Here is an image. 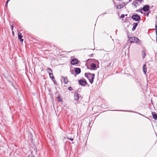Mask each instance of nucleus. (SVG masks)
<instances>
[{
	"label": "nucleus",
	"mask_w": 157,
	"mask_h": 157,
	"mask_svg": "<svg viewBox=\"0 0 157 157\" xmlns=\"http://www.w3.org/2000/svg\"><path fill=\"white\" fill-rule=\"evenodd\" d=\"M85 75L89 79L90 83L92 84L93 82L95 74L90 73H85Z\"/></svg>",
	"instance_id": "f257e3e1"
},
{
	"label": "nucleus",
	"mask_w": 157,
	"mask_h": 157,
	"mask_svg": "<svg viewBox=\"0 0 157 157\" xmlns=\"http://www.w3.org/2000/svg\"><path fill=\"white\" fill-rule=\"evenodd\" d=\"M128 38L131 43H136L137 44H139V40L138 38L136 37H129Z\"/></svg>",
	"instance_id": "f03ea898"
},
{
	"label": "nucleus",
	"mask_w": 157,
	"mask_h": 157,
	"mask_svg": "<svg viewBox=\"0 0 157 157\" xmlns=\"http://www.w3.org/2000/svg\"><path fill=\"white\" fill-rule=\"evenodd\" d=\"M48 70H49V71H47L48 73H49V75L50 77L52 79V80L53 81H54V77L53 76V75L52 74V70L50 68H48L47 69Z\"/></svg>",
	"instance_id": "7ed1b4c3"
},
{
	"label": "nucleus",
	"mask_w": 157,
	"mask_h": 157,
	"mask_svg": "<svg viewBox=\"0 0 157 157\" xmlns=\"http://www.w3.org/2000/svg\"><path fill=\"white\" fill-rule=\"evenodd\" d=\"M132 18L136 21H138L140 19V17L137 15H134L132 16Z\"/></svg>",
	"instance_id": "20e7f679"
},
{
	"label": "nucleus",
	"mask_w": 157,
	"mask_h": 157,
	"mask_svg": "<svg viewBox=\"0 0 157 157\" xmlns=\"http://www.w3.org/2000/svg\"><path fill=\"white\" fill-rule=\"evenodd\" d=\"M78 63V60L77 59H75L72 60L71 61V63L72 65H75Z\"/></svg>",
	"instance_id": "39448f33"
},
{
	"label": "nucleus",
	"mask_w": 157,
	"mask_h": 157,
	"mask_svg": "<svg viewBox=\"0 0 157 157\" xmlns=\"http://www.w3.org/2000/svg\"><path fill=\"white\" fill-rule=\"evenodd\" d=\"M79 84L81 85H85L86 83V81L85 80L80 79L79 80Z\"/></svg>",
	"instance_id": "423d86ee"
},
{
	"label": "nucleus",
	"mask_w": 157,
	"mask_h": 157,
	"mask_svg": "<svg viewBox=\"0 0 157 157\" xmlns=\"http://www.w3.org/2000/svg\"><path fill=\"white\" fill-rule=\"evenodd\" d=\"M23 36L21 35V34L20 32H18V38L20 40L21 42H23V39H22Z\"/></svg>",
	"instance_id": "0eeeda50"
},
{
	"label": "nucleus",
	"mask_w": 157,
	"mask_h": 157,
	"mask_svg": "<svg viewBox=\"0 0 157 157\" xmlns=\"http://www.w3.org/2000/svg\"><path fill=\"white\" fill-rule=\"evenodd\" d=\"M149 7L147 5H145L142 8V10L144 11H147L149 10Z\"/></svg>",
	"instance_id": "6e6552de"
},
{
	"label": "nucleus",
	"mask_w": 157,
	"mask_h": 157,
	"mask_svg": "<svg viewBox=\"0 0 157 157\" xmlns=\"http://www.w3.org/2000/svg\"><path fill=\"white\" fill-rule=\"evenodd\" d=\"M75 72L77 74H79L81 72V70L80 68H75Z\"/></svg>",
	"instance_id": "1a4fd4ad"
},
{
	"label": "nucleus",
	"mask_w": 157,
	"mask_h": 157,
	"mask_svg": "<svg viewBox=\"0 0 157 157\" xmlns=\"http://www.w3.org/2000/svg\"><path fill=\"white\" fill-rule=\"evenodd\" d=\"M143 71L144 74H146L147 71L146 65L145 64L143 65Z\"/></svg>",
	"instance_id": "9d476101"
},
{
	"label": "nucleus",
	"mask_w": 157,
	"mask_h": 157,
	"mask_svg": "<svg viewBox=\"0 0 157 157\" xmlns=\"http://www.w3.org/2000/svg\"><path fill=\"white\" fill-rule=\"evenodd\" d=\"M74 98L75 100H78L79 98V96L78 94L77 93L74 94Z\"/></svg>",
	"instance_id": "9b49d317"
},
{
	"label": "nucleus",
	"mask_w": 157,
	"mask_h": 157,
	"mask_svg": "<svg viewBox=\"0 0 157 157\" xmlns=\"http://www.w3.org/2000/svg\"><path fill=\"white\" fill-rule=\"evenodd\" d=\"M133 26L132 28V31H134L136 29V27L138 25V23H134L133 24Z\"/></svg>",
	"instance_id": "f8f14e48"
},
{
	"label": "nucleus",
	"mask_w": 157,
	"mask_h": 157,
	"mask_svg": "<svg viewBox=\"0 0 157 157\" xmlns=\"http://www.w3.org/2000/svg\"><path fill=\"white\" fill-rule=\"evenodd\" d=\"M90 66L93 69H94L96 68V65L95 64L92 63H91L90 65Z\"/></svg>",
	"instance_id": "ddd939ff"
},
{
	"label": "nucleus",
	"mask_w": 157,
	"mask_h": 157,
	"mask_svg": "<svg viewBox=\"0 0 157 157\" xmlns=\"http://www.w3.org/2000/svg\"><path fill=\"white\" fill-rule=\"evenodd\" d=\"M141 54L143 59H144L145 56L146 54L145 52L144 51H143L142 52Z\"/></svg>",
	"instance_id": "4468645a"
},
{
	"label": "nucleus",
	"mask_w": 157,
	"mask_h": 157,
	"mask_svg": "<svg viewBox=\"0 0 157 157\" xmlns=\"http://www.w3.org/2000/svg\"><path fill=\"white\" fill-rule=\"evenodd\" d=\"M57 99L59 102H62L63 101L62 98L60 97L59 95L57 98Z\"/></svg>",
	"instance_id": "2eb2a0df"
},
{
	"label": "nucleus",
	"mask_w": 157,
	"mask_h": 157,
	"mask_svg": "<svg viewBox=\"0 0 157 157\" xmlns=\"http://www.w3.org/2000/svg\"><path fill=\"white\" fill-rule=\"evenodd\" d=\"M152 114L153 115V118L156 120H157V114L156 113L153 114V113H152Z\"/></svg>",
	"instance_id": "dca6fc26"
},
{
	"label": "nucleus",
	"mask_w": 157,
	"mask_h": 157,
	"mask_svg": "<svg viewBox=\"0 0 157 157\" xmlns=\"http://www.w3.org/2000/svg\"><path fill=\"white\" fill-rule=\"evenodd\" d=\"M64 81L65 84H67L68 83V81L67 77H65L64 78Z\"/></svg>",
	"instance_id": "f3484780"
},
{
	"label": "nucleus",
	"mask_w": 157,
	"mask_h": 157,
	"mask_svg": "<svg viewBox=\"0 0 157 157\" xmlns=\"http://www.w3.org/2000/svg\"><path fill=\"white\" fill-rule=\"evenodd\" d=\"M116 8L118 9H121L122 8V6H121V5H119L117 6Z\"/></svg>",
	"instance_id": "a211bd4d"
},
{
	"label": "nucleus",
	"mask_w": 157,
	"mask_h": 157,
	"mask_svg": "<svg viewBox=\"0 0 157 157\" xmlns=\"http://www.w3.org/2000/svg\"><path fill=\"white\" fill-rule=\"evenodd\" d=\"M132 5L134 6H135L136 7V5H138V3L136 1L134 3H133L132 4Z\"/></svg>",
	"instance_id": "6ab92c4d"
},
{
	"label": "nucleus",
	"mask_w": 157,
	"mask_h": 157,
	"mask_svg": "<svg viewBox=\"0 0 157 157\" xmlns=\"http://www.w3.org/2000/svg\"><path fill=\"white\" fill-rule=\"evenodd\" d=\"M67 139H69V140H71V141H73V138H68V137H67Z\"/></svg>",
	"instance_id": "aec40b11"
},
{
	"label": "nucleus",
	"mask_w": 157,
	"mask_h": 157,
	"mask_svg": "<svg viewBox=\"0 0 157 157\" xmlns=\"http://www.w3.org/2000/svg\"><path fill=\"white\" fill-rule=\"evenodd\" d=\"M155 33H156V41H157V29H156V30Z\"/></svg>",
	"instance_id": "412c9836"
},
{
	"label": "nucleus",
	"mask_w": 157,
	"mask_h": 157,
	"mask_svg": "<svg viewBox=\"0 0 157 157\" xmlns=\"http://www.w3.org/2000/svg\"><path fill=\"white\" fill-rule=\"evenodd\" d=\"M143 1V0H136V2L137 1V2H141Z\"/></svg>",
	"instance_id": "4be33fe9"
},
{
	"label": "nucleus",
	"mask_w": 157,
	"mask_h": 157,
	"mask_svg": "<svg viewBox=\"0 0 157 157\" xmlns=\"http://www.w3.org/2000/svg\"><path fill=\"white\" fill-rule=\"evenodd\" d=\"M8 2H9L8 1H7L6 3V5H5L7 7V4H8Z\"/></svg>",
	"instance_id": "5701e85b"
},
{
	"label": "nucleus",
	"mask_w": 157,
	"mask_h": 157,
	"mask_svg": "<svg viewBox=\"0 0 157 157\" xmlns=\"http://www.w3.org/2000/svg\"><path fill=\"white\" fill-rule=\"evenodd\" d=\"M121 6H122V8L125 5V4L124 3L122 4L121 5Z\"/></svg>",
	"instance_id": "b1692460"
},
{
	"label": "nucleus",
	"mask_w": 157,
	"mask_h": 157,
	"mask_svg": "<svg viewBox=\"0 0 157 157\" xmlns=\"http://www.w3.org/2000/svg\"><path fill=\"white\" fill-rule=\"evenodd\" d=\"M124 14H122L121 16V18H124Z\"/></svg>",
	"instance_id": "393cba45"
},
{
	"label": "nucleus",
	"mask_w": 157,
	"mask_h": 157,
	"mask_svg": "<svg viewBox=\"0 0 157 157\" xmlns=\"http://www.w3.org/2000/svg\"><path fill=\"white\" fill-rule=\"evenodd\" d=\"M28 157H35L34 156L32 155H29Z\"/></svg>",
	"instance_id": "a878e982"
},
{
	"label": "nucleus",
	"mask_w": 157,
	"mask_h": 157,
	"mask_svg": "<svg viewBox=\"0 0 157 157\" xmlns=\"http://www.w3.org/2000/svg\"><path fill=\"white\" fill-rule=\"evenodd\" d=\"M68 89L69 90H71L72 89V88H71V87H69V88H68Z\"/></svg>",
	"instance_id": "bb28decb"
},
{
	"label": "nucleus",
	"mask_w": 157,
	"mask_h": 157,
	"mask_svg": "<svg viewBox=\"0 0 157 157\" xmlns=\"http://www.w3.org/2000/svg\"><path fill=\"white\" fill-rule=\"evenodd\" d=\"M11 27H12V30L13 31V25H12L11 26Z\"/></svg>",
	"instance_id": "cd10ccee"
},
{
	"label": "nucleus",
	"mask_w": 157,
	"mask_h": 157,
	"mask_svg": "<svg viewBox=\"0 0 157 157\" xmlns=\"http://www.w3.org/2000/svg\"><path fill=\"white\" fill-rule=\"evenodd\" d=\"M12 34H13V35H14V32L13 31H12Z\"/></svg>",
	"instance_id": "c85d7f7f"
},
{
	"label": "nucleus",
	"mask_w": 157,
	"mask_h": 157,
	"mask_svg": "<svg viewBox=\"0 0 157 157\" xmlns=\"http://www.w3.org/2000/svg\"><path fill=\"white\" fill-rule=\"evenodd\" d=\"M155 28H156V29H157V25H155Z\"/></svg>",
	"instance_id": "c756f323"
},
{
	"label": "nucleus",
	"mask_w": 157,
	"mask_h": 157,
	"mask_svg": "<svg viewBox=\"0 0 157 157\" xmlns=\"http://www.w3.org/2000/svg\"><path fill=\"white\" fill-rule=\"evenodd\" d=\"M148 15H149V13H148L147 14V16H148Z\"/></svg>",
	"instance_id": "7c9ffc66"
},
{
	"label": "nucleus",
	"mask_w": 157,
	"mask_h": 157,
	"mask_svg": "<svg viewBox=\"0 0 157 157\" xmlns=\"http://www.w3.org/2000/svg\"><path fill=\"white\" fill-rule=\"evenodd\" d=\"M98 62V61L97 60H96L95 62L96 63V62Z\"/></svg>",
	"instance_id": "2f4dec72"
},
{
	"label": "nucleus",
	"mask_w": 157,
	"mask_h": 157,
	"mask_svg": "<svg viewBox=\"0 0 157 157\" xmlns=\"http://www.w3.org/2000/svg\"><path fill=\"white\" fill-rule=\"evenodd\" d=\"M129 0V2H130L131 1H132V0Z\"/></svg>",
	"instance_id": "473e14b6"
}]
</instances>
